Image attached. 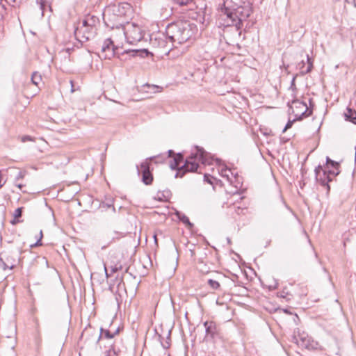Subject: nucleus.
<instances>
[{"mask_svg":"<svg viewBox=\"0 0 356 356\" xmlns=\"http://www.w3.org/2000/svg\"><path fill=\"white\" fill-rule=\"evenodd\" d=\"M113 202V199H109L107 202H102L100 204V207L106 209L112 208L113 211L115 212V208L114 207Z\"/></svg>","mask_w":356,"mask_h":356,"instance_id":"c85d7f7f","label":"nucleus"},{"mask_svg":"<svg viewBox=\"0 0 356 356\" xmlns=\"http://www.w3.org/2000/svg\"><path fill=\"white\" fill-rule=\"evenodd\" d=\"M42 245V241H41V238H39L35 243L30 245V248L31 249H33V248H35L38 246H41Z\"/></svg>","mask_w":356,"mask_h":356,"instance_id":"79ce46f5","label":"nucleus"},{"mask_svg":"<svg viewBox=\"0 0 356 356\" xmlns=\"http://www.w3.org/2000/svg\"><path fill=\"white\" fill-rule=\"evenodd\" d=\"M293 99L291 101V102H289L287 103V106L289 107V109H292L293 110V107L291 105V104H299V105H302V106H304L305 108V111H306V112L307 113V116L309 117V116L312 115L314 109H312L311 108H308L307 105V103L303 102V101H300L298 99L296 98V95H293Z\"/></svg>","mask_w":356,"mask_h":356,"instance_id":"2eb2a0df","label":"nucleus"},{"mask_svg":"<svg viewBox=\"0 0 356 356\" xmlns=\"http://www.w3.org/2000/svg\"><path fill=\"white\" fill-rule=\"evenodd\" d=\"M88 19V26L90 29L97 30L96 26L100 23L99 19L93 15L88 14L87 15Z\"/></svg>","mask_w":356,"mask_h":356,"instance_id":"6ab92c4d","label":"nucleus"},{"mask_svg":"<svg viewBox=\"0 0 356 356\" xmlns=\"http://www.w3.org/2000/svg\"><path fill=\"white\" fill-rule=\"evenodd\" d=\"M152 44L159 49L160 54L165 55H168L172 49V47L168 45V42L162 38H155L154 41L152 40Z\"/></svg>","mask_w":356,"mask_h":356,"instance_id":"9b49d317","label":"nucleus"},{"mask_svg":"<svg viewBox=\"0 0 356 356\" xmlns=\"http://www.w3.org/2000/svg\"><path fill=\"white\" fill-rule=\"evenodd\" d=\"M121 284H123V285H124V283L123 282L122 277L120 278V280L119 283L118 284V288L120 287Z\"/></svg>","mask_w":356,"mask_h":356,"instance_id":"052dcab7","label":"nucleus"},{"mask_svg":"<svg viewBox=\"0 0 356 356\" xmlns=\"http://www.w3.org/2000/svg\"><path fill=\"white\" fill-rule=\"evenodd\" d=\"M167 154H168V156L166 157L170 158V157H174L177 153H175V151L172 149H169L167 152Z\"/></svg>","mask_w":356,"mask_h":356,"instance_id":"09e8293b","label":"nucleus"},{"mask_svg":"<svg viewBox=\"0 0 356 356\" xmlns=\"http://www.w3.org/2000/svg\"><path fill=\"white\" fill-rule=\"evenodd\" d=\"M341 173V170H336L332 168H324L322 173V177L320 178V185L325 187L328 194L330 191V186L329 184L333 180L332 177H337Z\"/></svg>","mask_w":356,"mask_h":356,"instance_id":"9d476101","label":"nucleus"},{"mask_svg":"<svg viewBox=\"0 0 356 356\" xmlns=\"http://www.w3.org/2000/svg\"><path fill=\"white\" fill-rule=\"evenodd\" d=\"M305 64H306V63L305 62V60H302L300 62H299V63H298V65H297L296 67H297L298 69H299V70H300V72H301L302 70H304V67H305Z\"/></svg>","mask_w":356,"mask_h":356,"instance_id":"37998d69","label":"nucleus"},{"mask_svg":"<svg viewBox=\"0 0 356 356\" xmlns=\"http://www.w3.org/2000/svg\"><path fill=\"white\" fill-rule=\"evenodd\" d=\"M6 14V4L3 3V0H0V22L3 20L4 15Z\"/></svg>","mask_w":356,"mask_h":356,"instance_id":"7c9ffc66","label":"nucleus"},{"mask_svg":"<svg viewBox=\"0 0 356 356\" xmlns=\"http://www.w3.org/2000/svg\"><path fill=\"white\" fill-rule=\"evenodd\" d=\"M159 89H161V88L159 87V86L150 85L149 83H146L141 87V89L140 91L142 92L153 94L156 92H159Z\"/></svg>","mask_w":356,"mask_h":356,"instance_id":"f3484780","label":"nucleus"},{"mask_svg":"<svg viewBox=\"0 0 356 356\" xmlns=\"http://www.w3.org/2000/svg\"><path fill=\"white\" fill-rule=\"evenodd\" d=\"M121 330V328L120 327H118L114 331H113L115 337L118 334H119Z\"/></svg>","mask_w":356,"mask_h":356,"instance_id":"5fc2aeb1","label":"nucleus"},{"mask_svg":"<svg viewBox=\"0 0 356 356\" xmlns=\"http://www.w3.org/2000/svg\"><path fill=\"white\" fill-rule=\"evenodd\" d=\"M88 24H89V22H88V16L86 15L84 19L81 22V26H78L75 27L74 32L75 36H76L78 31H82L83 27H86V26L88 27Z\"/></svg>","mask_w":356,"mask_h":356,"instance_id":"cd10ccee","label":"nucleus"},{"mask_svg":"<svg viewBox=\"0 0 356 356\" xmlns=\"http://www.w3.org/2000/svg\"><path fill=\"white\" fill-rule=\"evenodd\" d=\"M25 174H26L25 171H19L15 178V181L17 182L19 180L24 179L25 177Z\"/></svg>","mask_w":356,"mask_h":356,"instance_id":"4c0bfd02","label":"nucleus"},{"mask_svg":"<svg viewBox=\"0 0 356 356\" xmlns=\"http://www.w3.org/2000/svg\"><path fill=\"white\" fill-rule=\"evenodd\" d=\"M203 325L205 328L204 341L214 342L216 339L221 338L220 328L214 321H206L203 323Z\"/></svg>","mask_w":356,"mask_h":356,"instance_id":"1a4fd4ad","label":"nucleus"},{"mask_svg":"<svg viewBox=\"0 0 356 356\" xmlns=\"http://www.w3.org/2000/svg\"><path fill=\"white\" fill-rule=\"evenodd\" d=\"M204 181L207 182V184H209L211 185H215L217 184L218 182H221L220 179H218L216 178L215 177L211 175L210 174L205 173L204 175Z\"/></svg>","mask_w":356,"mask_h":356,"instance_id":"4be33fe9","label":"nucleus"},{"mask_svg":"<svg viewBox=\"0 0 356 356\" xmlns=\"http://www.w3.org/2000/svg\"><path fill=\"white\" fill-rule=\"evenodd\" d=\"M133 8L127 2L110 4L103 13L105 26L111 29H122L131 19Z\"/></svg>","mask_w":356,"mask_h":356,"instance_id":"f03ea898","label":"nucleus"},{"mask_svg":"<svg viewBox=\"0 0 356 356\" xmlns=\"http://www.w3.org/2000/svg\"><path fill=\"white\" fill-rule=\"evenodd\" d=\"M171 342V330H168V336L166 337V339L165 340V341H161V344L162 346V347L164 348V349H168L170 348V343Z\"/></svg>","mask_w":356,"mask_h":356,"instance_id":"bb28decb","label":"nucleus"},{"mask_svg":"<svg viewBox=\"0 0 356 356\" xmlns=\"http://www.w3.org/2000/svg\"><path fill=\"white\" fill-rule=\"evenodd\" d=\"M282 65H283V67H284V70H285L287 74H289V73H290V72L288 70V69H289V65H285V64H284V61H282Z\"/></svg>","mask_w":356,"mask_h":356,"instance_id":"864d4df0","label":"nucleus"},{"mask_svg":"<svg viewBox=\"0 0 356 356\" xmlns=\"http://www.w3.org/2000/svg\"><path fill=\"white\" fill-rule=\"evenodd\" d=\"M6 261L9 265V269L13 270V269H14L16 267V265L15 264V258H14L13 257L8 256L6 258Z\"/></svg>","mask_w":356,"mask_h":356,"instance_id":"c756f323","label":"nucleus"},{"mask_svg":"<svg viewBox=\"0 0 356 356\" xmlns=\"http://www.w3.org/2000/svg\"><path fill=\"white\" fill-rule=\"evenodd\" d=\"M22 221L20 220H19L18 218H15V217L13 218V219H12L10 220V223L13 225H15L19 222H21Z\"/></svg>","mask_w":356,"mask_h":356,"instance_id":"603ef678","label":"nucleus"},{"mask_svg":"<svg viewBox=\"0 0 356 356\" xmlns=\"http://www.w3.org/2000/svg\"><path fill=\"white\" fill-rule=\"evenodd\" d=\"M0 267H1L4 270L6 269H9V265L1 257L0 258Z\"/></svg>","mask_w":356,"mask_h":356,"instance_id":"ea45409f","label":"nucleus"},{"mask_svg":"<svg viewBox=\"0 0 356 356\" xmlns=\"http://www.w3.org/2000/svg\"><path fill=\"white\" fill-rule=\"evenodd\" d=\"M24 209V208L23 207L17 208L13 213V217H15V218H21L22 216Z\"/></svg>","mask_w":356,"mask_h":356,"instance_id":"473e14b6","label":"nucleus"},{"mask_svg":"<svg viewBox=\"0 0 356 356\" xmlns=\"http://www.w3.org/2000/svg\"><path fill=\"white\" fill-rule=\"evenodd\" d=\"M120 47L114 44L113 40L108 38L106 39L102 47V57L104 59H111L116 57L121 61H125L131 57L147 58L152 54L147 49H127L120 51Z\"/></svg>","mask_w":356,"mask_h":356,"instance_id":"20e7f679","label":"nucleus"},{"mask_svg":"<svg viewBox=\"0 0 356 356\" xmlns=\"http://www.w3.org/2000/svg\"><path fill=\"white\" fill-rule=\"evenodd\" d=\"M234 9V13L236 21V33L238 38L242 34L243 22L245 21L252 13V8L250 5H237Z\"/></svg>","mask_w":356,"mask_h":356,"instance_id":"6e6552de","label":"nucleus"},{"mask_svg":"<svg viewBox=\"0 0 356 356\" xmlns=\"http://www.w3.org/2000/svg\"><path fill=\"white\" fill-rule=\"evenodd\" d=\"M115 234L119 235V236L116 237V239H120V238L124 237L126 236V233H124V232H118L115 231ZM114 239H115V237L113 238V240H114Z\"/></svg>","mask_w":356,"mask_h":356,"instance_id":"de8ad7c7","label":"nucleus"},{"mask_svg":"<svg viewBox=\"0 0 356 356\" xmlns=\"http://www.w3.org/2000/svg\"><path fill=\"white\" fill-rule=\"evenodd\" d=\"M222 162V160L220 159H216V163L217 165H220Z\"/></svg>","mask_w":356,"mask_h":356,"instance_id":"e2e57ef3","label":"nucleus"},{"mask_svg":"<svg viewBox=\"0 0 356 356\" xmlns=\"http://www.w3.org/2000/svg\"><path fill=\"white\" fill-rule=\"evenodd\" d=\"M281 140L283 142V143H286L289 140V138H281Z\"/></svg>","mask_w":356,"mask_h":356,"instance_id":"69168bd1","label":"nucleus"},{"mask_svg":"<svg viewBox=\"0 0 356 356\" xmlns=\"http://www.w3.org/2000/svg\"><path fill=\"white\" fill-rule=\"evenodd\" d=\"M207 284L209 287L213 290H220V284L218 280H215L213 279H209L207 280Z\"/></svg>","mask_w":356,"mask_h":356,"instance_id":"a878e982","label":"nucleus"},{"mask_svg":"<svg viewBox=\"0 0 356 356\" xmlns=\"http://www.w3.org/2000/svg\"><path fill=\"white\" fill-rule=\"evenodd\" d=\"M343 117L346 121L356 124V111L349 106L346 107V111L343 113Z\"/></svg>","mask_w":356,"mask_h":356,"instance_id":"dca6fc26","label":"nucleus"},{"mask_svg":"<svg viewBox=\"0 0 356 356\" xmlns=\"http://www.w3.org/2000/svg\"><path fill=\"white\" fill-rule=\"evenodd\" d=\"M276 311L277 310H282L284 314H288V315H292L293 314L292 312H291V310L289 309V308H277L275 309Z\"/></svg>","mask_w":356,"mask_h":356,"instance_id":"c03bdc74","label":"nucleus"},{"mask_svg":"<svg viewBox=\"0 0 356 356\" xmlns=\"http://www.w3.org/2000/svg\"><path fill=\"white\" fill-rule=\"evenodd\" d=\"M324 165L327 168H332L336 170H338L341 167L340 162L331 159L328 156L325 158V163Z\"/></svg>","mask_w":356,"mask_h":356,"instance_id":"a211bd4d","label":"nucleus"},{"mask_svg":"<svg viewBox=\"0 0 356 356\" xmlns=\"http://www.w3.org/2000/svg\"><path fill=\"white\" fill-rule=\"evenodd\" d=\"M96 31L95 29H90V27L88 26H86V27H83L82 31H79V33H82V38L84 39V40H81L79 39H77V40L79 42H81V44L82 45L83 42H86L89 40H90L91 38L94 37L95 33H96Z\"/></svg>","mask_w":356,"mask_h":356,"instance_id":"ddd939ff","label":"nucleus"},{"mask_svg":"<svg viewBox=\"0 0 356 356\" xmlns=\"http://www.w3.org/2000/svg\"><path fill=\"white\" fill-rule=\"evenodd\" d=\"M291 339H291V341H292L293 342H294V343H298V337H297V336H296L295 334H293V335L291 336Z\"/></svg>","mask_w":356,"mask_h":356,"instance_id":"4d7b16f0","label":"nucleus"},{"mask_svg":"<svg viewBox=\"0 0 356 356\" xmlns=\"http://www.w3.org/2000/svg\"><path fill=\"white\" fill-rule=\"evenodd\" d=\"M355 164L356 165V146L355 147Z\"/></svg>","mask_w":356,"mask_h":356,"instance_id":"774afa93","label":"nucleus"},{"mask_svg":"<svg viewBox=\"0 0 356 356\" xmlns=\"http://www.w3.org/2000/svg\"><path fill=\"white\" fill-rule=\"evenodd\" d=\"M112 326V323L110 324L108 328L100 327L99 335L97 339L96 343L97 344L102 339H111L115 337L113 331L110 329Z\"/></svg>","mask_w":356,"mask_h":356,"instance_id":"f8f14e48","label":"nucleus"},{"mask_svg":"<svg viewBox=\"0 0 356 356\" xmlns=\"http://www.w3.org/2000/svg\"><path fill=\"white\" fill-rule=\"evenodd\" d=\"M308 108H311L312 109H314L315 108V102L313 99V98H309V106H307Z\"/></svg>","mask_w":356,"mask_h":356,"instance_id":"49530a36","label":"nucleus"},{"mask_svg":"<svg viewBox=\"0 0 356 356\" xmlns=\"http://www.w3.org/2000/svg\"><path fill=\"white\" fill-rule=\"evenodd\" d=\"M306 57H307V67L305 70H302L301 72H300V74L301 76H304L307 74L310 73L314 68L313 59L311 57H309V56L308 54L306 55Z\"/></svg>","mask_w":356,"mask_h":356,"instance_id":"aec40b11","label":"nucleus"},{"mask_svg":"<svg viewBox=\"0 0 356 356\" xmlns=\"http://www.w3.org/2000/svg\"><path fill=\"white\" fill-rule=\"evenodd\" d=\"M122 269V266L120 264L119 266L118 264H115L114 266H111V270L112 273H115L119 270H121Z\"/></svg>","mask_w":356,"mask_h":356,"instance_id":"58836bf2","label":"nucleus"},{"mask_svg":"<svg viewBox=\"0 0 356 356\" xmlns=\"http://www.w3.org/2000/svg\"><path fill=\"white\" fill-rule=\"evenodd\" d=\"M15 185L18 188H19L20 190H22V188L25 186V185L22 184H17V182L15 181Z\"/></svg>","mask_w":356,"mask_h":356,"instance_id":"6e6d98bb","label":"nucleus"},{"mask_svg":"<svg viewBox=\"0 0 356 356\" xmlns=\"http://www.w3.org/2000/svg\"><path fill=\"white\" fill-rule=\"evenodd\" d=\"M296 120H295V118L292 120H289L288 122H286L285 127H284L282 132L284 133L287 129H290L293 126L294 122H296Z\"/></svg>","mask_w":356,"mask_h":356,"instance_id":"e433bc0d","label":"nucleus"},{"mask_svg":"<svg viewBox=\"0 0 356 356\" xmlns=\"http://www.w3.org/2000/svg\"><path fill=\"white\" fill-rule=\"evenodd\" d=\"M6 1V3H10V2H12L13 4V6H19L23 0H4Z\"/></svg>","mask_w":356,"mask_h":356,"instance_id":"a19ab883","label":"nucleus"},{"mask_svg":"<svg viewBox=\"0 0 356 356\" xmlns=\"http://www.w3.org/2000/svg\"><path fill=\"white\" fill-rule=\"evenodd\" d=\"M274 282H275V284H274V285H270V286H268V289H269L270 291H273V290H275V289H277V288H278V285H279V284H278L277 281L275 280H274Z\"/></svg>","mask_w":356,"mask_h":356,"instance_id":"a18cd8bd","label":"nucleus"},{"mask_svg":"<svg viewBox=\"0 0 356 356\" xmlns=\"http://www.w3.org/2000/svg\"><path fill=\"white\" fill-rule=\"evenodd\" d=\"M122 29L127 42L130 44H136L144 38V30L136 23L129 22Z\"/></svg>","mask_w":356,"mask_h":356,"instance_id":"0eeeda50","label":"nucleus"},{"mask_svg":"<svg viewBox=\"0 0 356 356\" xmlns=\"http://www.w3.org/2000/svg\"><path fill=\"white\" fill-rule=\"evenodd\" d=\"M106 353V356H120L121 350L116 346V344L113 343Z\"/></svg>","mask_w":356,"mask_h":356,"instance_id":"412c9836","label":"nucleus"},{"mask_svg":"<svg viewBox=\"0 0 356 356\" xmlns=\"http://www.w3.org/2000/svg\"><path fill=\"white\" fill-rule=\"evenodd\" d=\"M26 140H31V136H23L22 141L25 142Z\"/></svg>","mask_w":356,"mask_h":356,"instance_id":"13d9d810","label":"nucleus"},{"mask_svg":"<svg viewBox=\"0 0 356 356\" xmlns=\"http://www.w3.org/2000/svg\"><path fill=\"white\" fill-rule=\"evenodd\" d=\"M174 3L179 6H188L193 2V0H172Z\"/></svg>","mask_w":356,"mask_h":356,"instance_id":"2f4dec72","label":"nucleus"},{"mask_svg":"<svg viewBox=\"0 0 356 356\" xmlns=\"http://www.w3.org/2000/svg\"><path fill=\"white\" fill-rule=\"evenodd\" d=\"M72 48H67L66 49V51L70 54L71 53V51H72Z\"/></svg>","mask_w":356,"mask_h":356,"instance_id":"338daca9","label":"nucleus"},{"mask_svg":"<svg viewBox=\"0 0 356 356\" xmlns=\"http://www.w3.org/2000/svg\"><path fill=\"white\" fill-rule=\"evenodd\" d=\"M309 116H307V113L305 110L300 114H295V120H296V121H301L303 119L307 118Z\"/></svg>","mask_w":356,"mask_h":356,"instance_id":"72a5a7b5","label":"nucleus"},{"mask_svg":"<svg viewBox=\"0 0 356 356\" xmlns=\"http://www.w3.org/2000/svg\"><path fill=\"white\" fill-rule=\"evenodd\" d=\"M161 156H162L161 155H159L157 156H152L148 159H146L140 164V165H136L138 175L140 177L141 181L145 185L150 186L152 184L154 181V167L151 160L156 157L160 158Z\"/></svg>","mask_w":356,"mask_h":356,"instance_id":"423d86ee","label":"nucleus"},{"mask_svg":"<svg viewBox=\"0 0 356 356\" xmlns=\"http://www.w3.org/2000/svg\"><path fill=\"white\" fill-rule=\"evenodd\" d=\"M288 296H289V293L288 291H285L284 289L277 293L278 297L281 298H285L286 299V301H289L291 299L288 298Z\"/></svg>","mask_w":356,"mask_h":356,"instance_id":"c9c22d12","label":"nucleus"},{"mask_svg":"<svg viewBox=\"0 0 356 356\" xmlns=\"http://www.w3.org/2000/svg\"><path fill=\"white\" fill-rule=\"evenodd\" d=\"M104 271H105V275H106V277L107 279L111 277L113 273H109L108 272V269H107L106 264H104Z\"/></svg>","mask_w":356,"mask_h":356,"instance_id":"3c124183","label":"nucleus"},{"mask_svg":"<svg viewBox=\"0 0 356 356\" xmlns=\"http://www.w3.org/2000/svg\"><path fill=\"white\" fill-rule=\"evenodd\" d=\"M324 168L325 165L318 164L314 169L315 179L318 184H320V178L322 177V173Z\"/></svg>","mask_w":356,"mask_h":356,"instance_id":"5701e85b","label":"nucleus"},{"mask_svg":"<svg viewBox=\"0 0 356 356\" xmlns=\"http://www.w3.org/2000/svg\"><path fill=\"white\" fill-rule=\"evenodd\" d=\"M70 84H71V92H73L75 91V89L74 88V81L71 80Z\"/></svg>","mask_w":356,"mask_h":356,"instance_id":"bf43d9fd","label":"nucleus"},{"mask_svg":"<svg viewBox=\"0 0 356 356\" xmlns=\"http://www.w3.org/2000/svg\"><path fill=\"white\" fill-rule=\"evenodd\" d=\"M293 321L295 323L296 325H298V323H300V319L299 318V316H298L297 314H294V318H293Z\"/></svg>","mask_w":356,"mask_h":356,"instance_id":"8fccbe9b","label":"nucleus"},{"mask_svg":"<svg viewBox=\"0 0 356 356\" xmlns=\"http://www.w3.org/2000/svg\"><path fill=\"white\" fill-rule=\"evenodd\" d=\"M42 261H44L47 265H48V261L46 257H43L40 258Z\"/></svg>","mask_w":356,"mask_h":356,"instance_id":"0e129e2a","label":"nucleus"},{"mask_svg":"<svg viewBox=\"0 0 356 356\" xmlns=\"http://www.w3.org/2000/svg\"><path fill=\"white\" fill-rule=\"evenodd\" d=\"M31 80L33 84L38 86L39 83L42 81V75L40 72L35 71L31 74Z\"/></svg>","mask_w":356,"mask_h":356,"instance_id":"b1692460","label":"nucleus"},{"mask_svg":"<svg viewBox=\"0 0 356 356\" xmlns=\"http://www.w3.org/2000/svg\"><path fill=\"white\" fill-rule=\"evenodd\" d=\"M298 74H294L292 78V80L291 81L289 89L292 90L293 91L297 90V88H296V78L298 77Z\"/></svg>","mask_w":356,"mask_h":356,"instance_id":"f704fd0d","label":"nucleus"},{"mask_svg":"<svg viewBox=\"0 0 356 356\" xmlns=\"http://www.w3.org/2000/svg\"><path fill=\"white\" fill-rule=\"evenodd\" d=\"M176 216L180 222H181L188 229L194 228V224L191 222L188 217L181 211H176Z\"/></svg>","mask_w":356,"mask_h":356,"instance_id":"4468645a","label":"nucleus"},{"mask_svg":"<svg viewBox=\"0 0 356 356\" xmlns=\"http://www.w3.org/2000/svg\"><path fill=\"white\" fill-rule=\"evenodd\" d=\"M213 156L203 147L195 145L189 156L184 158V152H178L170 161V168L175 170V178H182L186 173L197 172L200 164L211 165Z\"/></svg>","mask_w":356,"mask_h":356,"instance_id":"f257e3e1","label":"nucleus"},{"mask_svg":"<svg viewBox=\"0 0 356 356\" xmlns=\"http://www.w3.org/2000/svg\"><path fill=\"white\" fill-rule=\"evenodd\" d=\"M238 5L236 3L232 1V0H223V3L219 4L218 8H235L236 6Z\"/></svg>","mask_w":356,"mask_h":356,"instance_id":"393cba45","label":"nucleus"},{"mask_svg":"<svg viewBox=\"0 0 356 356\" xmlns=\"http://www.w3.org/2000/svg\"><path fill=\"white\" fill-rule=\"evenodd\" d=\"M197 32V26L189 20H179L168 24L165 29V35L172 43L181 44L189 39Z\"/></svg>","mask_w":356,"mask_h":356,"instance_id":"7ed1b4c3","label":"nucleus"},{"mask_svg":"<svg viewBox=\"0 0 356 356\" xmlns=\"http://www.w3.org/2000/svg\"><path fill=\"white\" fill-rule=\"evenodd\" d=\"M218 17L216 19V24L220 28L225 30H233L236 33V21L234 17V9L232 8H218Z\"/></svg>","mask_w":356,"mask_h":356,"instance_id":"39448f33","label":"nucleus"},{"mask_svg":"<svg viewBox=\"0 0 356 356\" xmlns=\"http://www.w3.org/2000/svg\"><path fill=\"white\" fill-rule=\"evenodd\" d=\"M250 27H251V26H250V25H249L248 24H246V26H245V28H244V29H243V30H244V31H245V32H247V31H248V30Z\"/></svg>","mask_w":356,"mask_h":356,"instance_id":"680f3d73","label":"nucleus"}]
</instances>
